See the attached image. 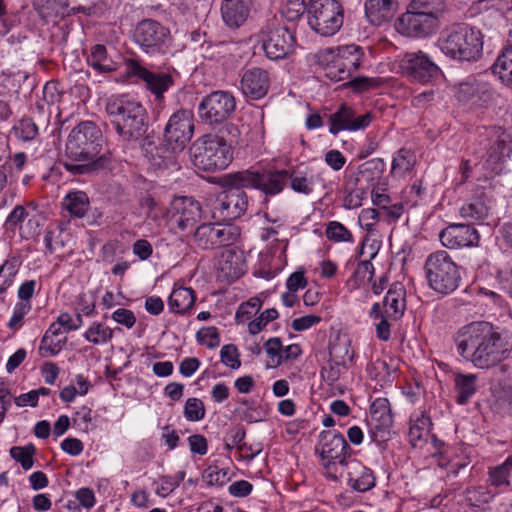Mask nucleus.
<instances>
[{
    "mask_svg": "<svg viewBox=\"0 0 512 512\" xmlns=\"http://www.w3.org/2000/svg\"><path fill=\"white\" fill-rule=\"evenodd\" d=\"M219 149H215L212 145H205L202 148H197L199 152L193 154V164L203 171H215L221 168L224 161V138L218 137L217 141Z\"/></svg>",
    "mask_w": 512,
    "mask_h": 512,
    "instance_id": "26",
    "label": "nucleus"
},
{
    "mask_svg": "<svg viewBox=\"0 0 512 512\" xmlns=\"http://www.w3.org/2000/svg\"><path fill=\"white\" fill-rule=\"evenodd\" d=\"M398 10L397 0H366L365 14L373 25L390 21Z\"/></svg>",
    "mask_w": 512,
    "mask_h": 512,
    "instance_id": "29",
    "label": "nucleus"
},
{
    "mask_svg": "<svg viewBox=\"0 0 512 512\" xmlns=\"http://www.w3.org/2000/svg\"><path fill=\"white\" fill-rule=\"evenodd\" d=\"M416 164V155L413 151L402 148L393 158L391 174L394 177H404L410 173Z\"/></svg>",
    "mask_w": 512,
    "mask_h": 512,
    "instance_id": "41",
    "label": "nucleus"
},
{
    "mask_svg": "<svg viewBox=\"0 0 512 512\" xmlns=\"http://www.w3.org/2000/svg\"><path fill=\"white\" fill-rule=\"evenodd\" d=\"M463 494L465 502L469 506L477 508L489 504L496 495L486 486L468 487L465 489Z\"/></svg>",
    "mask_w": 512,
    "mask_h": 512,
    "instance_id": "44",
    "label": "nucleus"
},
{
    "mask_svg": "<svg viewBox=\"0 0 512 512\" xmlns=\"http://www.w3.org/2000/svg\"><path fill=\"white\" fill-rule=\"evenodd\" d=\"M294 44L295 36L285 26L272 22L262 30V48L270 60L284 59L293 50Z\"/></svg>",
    "mask_w": 512,
    "mask_h": 512,
    "instance_id": "12",
    "label": "nucleus"
},
{
    "mask_svg": "<svg viewBox=\"0 0 512 512\" xmlns=\"http://www.w3.org/2000/svg\"><path fill=\"white\" fill-rule=\"evenodd\" d=\"M247 271L244 252L235 246L226 244V282H234Z\"/></svg>",
    "mask_w": 512,
    "mask_h": 512,
    "instance_id": "31",
    "label": "nucleus"
},
{
    "mask_svg": "<svg viewBox=\"0 0 512 512\" xmlns=\"http://www.w3.org/2000/svg\"><path fill=\"white\" fill-rule=\"evenodd\" d=\"M373 119L374 115L371 112L357 115L352 107L342 104L328 117L329 132L336 136L341 131L363 130L371 124Z\"/></svg>",
    "mask_w": 512,
    "mask_h": 512,
    "instance_id": "16",
    "label": "nucleus"
},
{
    "mask_svg": "<svg viewBox=\"0 0 512 512\" xmlns=\"http://www.w3.org/2000/svg\"><path fill=\"white\" fill-rule=\"evenodd\" d=\"M269 87L268 72L261 68L248 69L242 75L241 90L246 96L254 100L263 98L268 93Z\"/></svg>",
    "mask_w": 512,
    "mask_h": 512,
    "instance_id": "24",
    "label": "nucleus"
},
{
    "mask_svg": "<svg viewBox=\"0 0 512 512\" xmlns=\"http://www.w3.org/2000/svg\"><path fill=\"white\" fill-rule=\"evenodd\" d=\"M170 31L155 20L141 21L135 30V42L150 55L165 54L168 49Z\"/></svg>",
    "mask_w": 512,
    "mask_h": 512,
    "instance_id": "11",
    "label": "nucleus"
},
{
    "mask_svg": "<svg viewBox=\"0 0 512 512\" xmlns=\"http://www.w3.org/2000/svg\"><path fill=\"white\" fill-rule=\"evenodd\" d=\"M194 114L188 109L174 112L164 129L163 139L167 149L181 152L191 141L194 134Z\"/></svg>",
    "mask_w": 512,
    "mask_h": 512,
    "instance_id": "10",
    "label": "nucleus"
},
{
    "mask_svg": "<svg viewBox=\"0 0 512 512\" xmlns=\"http://www.w3.org/2000/svg\"><path fill=\"white\" fill-rule=\"evenodd\" d=\"M350 447L341 433L322 431L315 452L320 456L321 465L329 478L338 480V471L350 460L347 456Z\"/></svg>",
    "mask_w": 512,
    "mask_h": 512,
    "instance_id": "8",
    "label": "nucleus"
},
{
    "mask_svg": "<svg viewBox=\"0 0 512 512\" xmlns=\"http://www.w3.org/2000/svg\"><path fill=\"white\" fill-rule=\"evenodd\" d=\"M384 162L380 158H373L361 164L357 172L350 177V181L360 190L373 186L384 171Z\"/></svg>",
    "mask_w": 512,
    "mask_h": 512,
    "instance_id": "27",
    "label": "nucleus"
},
{
    "mask_svg": "<svg viewBox=\"0 0 512 512\" xmlns=\"http://www.w3.org/2000/svg\"><path fill=\"white\" fill-rule=\"evenodd\" d=\"M344 9L337 0H313L308 8V25L321 36H333L343 25Z\"/></svg>",
    "mask_w": 512,
    "mask_h": 512,
    "instance_id": "9",
    "label": "nucleus"
},
{
    "mask_svg": "<svg viewBox=\"0 0 512 512\" xmlns=\"http://www.w3.org/2000/svg\"><path fill=\"white\" fill-rule=\"evenodd\" d=\"M495 205L494 190L490 186L477 187L474 194L459 209L460 216L467 222H483Z\"/></svg>",
    "mask_w": 512,
    "mask_h": 512,
    "instance_id": "15",
    "label": "nucleus"
},
{
    "mask_svg": "<svg viewBox=\"0 0 512 512\" xmlns=\"http://www.w3.org/2000/svg\"><path fill=\"white\" fill-rule=\"evenodd\" d=\"M235 173L226 175V217L229 220H235L243 215L247 209V197L242 190L245 188L241 186L236 178Z\"/></svg>",
    "mask_w": 512,
    "mask_h": 512,
    "instance_id": "23",
    "label": "nucleus"
},
{
    "mask_svg": "<svg viewBox=\"0 0 512 512\" xmlns=\"http://www.w3.org/2000/svg\"><path fill=\"white\" fill-rule=\"evenodd\" d=\"M289 177L288 170L252 173L248 170L235 172L234 179L244 187L256 188L266 195H276L283 191Z\"/></svg>",
    "mask_w": 512,
    "mask_h": 512,
    "instance_id": "13",
    "label": "nucleus"
},
{
    "mask_svg": "<svg viewBox=\"0 0 512 512\" xmlns=\"http://www.w3.org/2000/svg\"><path fill=\"white\" fill-rule=\"evenodd\" d=\"M111 318L127 329H131L136 323L134 312L126 308H118L112 313Z\"/></svg>",
    "mask_w": 512,
    "mask_h": 512,
    "instance_id": "64",
    "label": "nucleus"
},
{
    "mask_svg": "<svg viewBox=\"0 0 512 512\" xmlns=\"http://www.w3.org/2000/svg\"><path fill=\"white\" fill-rule=\"evenodd\" d=\"M251 0H226V26L231 29L241 27L247 20Z\"/></svg>",
    "mask_w": 512,
    "mask_h": 512,
    "instance_id": "33",
    "label": "nucleus"
},
{
    "mask_svg": "<svg viewBox=\"0 0 512 512\" xmlns=\"http://www.w3.org/2000/svg\"><path fill=\"white\" fill-rule=\"evenodd\" d=\"M20 262L16 258L6 260L0 266V292L6 291L13 283L18 273Z\"/></svg>",
    "mask_w": 512,
    "mask_h": 512,
    "instance_id": "46",
    "label": "nucleus"
},
{
    "mask_svg": "<svg viewBox=\"0 0 512 512\" xmlns=\"http://www.w3.org/2000/svg\"><path fill=\"white\" fill-rule=\"evenodd\" d=\"M483 38L480 29L466 23H454L441 31L438 45L454 60L473 62L482 57Z\"/></svg>",
    "mask_w": 512,
    "mask_h": 512,
    "instance_id": "4",
    "label": "nucleus"
},
{
    "mask_svg": "<svg viewBox=\"0 0 512 512\" xmlns=\"http://www.w3.org/2000/svg\"><path fill=\"white\" fill-rule=\"evenodd\" d=\"M455 96L464 105L483 107L493 100L494 91L489 83L469 77L458 85Z\"/></svg>",
    "mask_w": 512,
    "mask_h": 512,
    "instance_id": "18",
    "label": "nucleus"
},
{
    "mask_svg": "<svg viewBox=\"0 0 512 512\" xmlns=\"http://www.w3.org/2000/svg\"><path fill=\"white\" fill-rule=\"evenodd\" d=\"M196 338L199 344L208 348H215L220 344V334L214 326L199 329Z\"/></svg>",
    "mask_w": 512,
    "mask_h": 512,
    "instance_id": "54",
    "label": "nucleus"
},
{
    "mask_svg": "<svg viewBox=\"0 0 512 512\" xmlns=\"http://www.w3.org/2000/svg\"><path fill=\"white\" fill-rule=\"evenodd\" d=\"M65 343L66 337L55 338L44 334L39 346V355L43 358L55 356L62 350Z\"/></svg>",
    "mask_w": 512,
    "mask_h": 512,
    "instance_id": "49",
    "label": "nucleus"
},
{
    "mask_svg": "<svg viewBox=\"0 0 512 512\" xmlns=\"http://www.w3.org/2000/svg\"><path fill=\"white\" fill-rule=\"evenodd\" d=\"M264 348L268 356L272 359L273 364L271 366H279L281 364V355L283 352V346L280 338L273 337L268 339L264 344Z\"/></svg>",
    "mask_w": 512,
    "mask_h": 512,
    "instance_id": "58",
    "label": "nucleus"
},
{
    "mask_svg": "<svg viewBox=\"0 0 512 512\" xmlns=\"http://www.w3.org/2000/svg\"><path fill=\"white\" fill-rule=\"evenodd\" d=\"M399 67L403 75L423 84L431 82L440 73V68L422 51L406 52Z\"/></svg>",
    "mask_w": 512,
    "mask_h": 512,
    "instance_id": "14",
    "label": "nucleus"
},
{
    "mask_svg": "<svg viewBox=\"0 0 512 512\" xmlns=\"http://www.w3.org/2000/svg\"><path fill=\"white\" fill-rule=\"evenodd\" d=\"M503 16L499 9L489 7L479 15V22L487 29L496 27L502 20Z\"/></svg>",
    "mask_w": 512,
    "mask_h": 512,
    "instance_id": "62",
    "label": "nucleus"
},
{
    "mask_svg": "<svg viewBox=\"0 0 512 512\" xmlns=\"http://www.w3.org/2000/svg\"><path fill=\"white\" fill-rule=\"evenodd\" d=\"M195 300L196 296L192 288L175 287L168 298V307L172 313L183 314L193 307Z\"/></svg>",
    "mask_w": 512,
    "mask_h": 512,
    "instance_id": "34",
    "label": "nucleus"
},
{
    "mask_svg": "<svg viewBox=\"0 0 512 512\" xmlns=\"http://www.w3.org/2000/svg\"><path fill=\"white\" fill-rule=\"evenodd\" d=\"M512 154V143L510 136L502 133L491 144L487 151L486 160L482 163V168L490 174H498L502 170V163L505 158Z\"/></svg>",
    "mask_w": 512,
    "mask_h": 512,
    "instance_id": "25",
    "label": "nucleus"
},
{
    "mask_svg": "<svg viewBox=\"0 0 512 512\" xmlns=\"http://www.w3.org/2000/svg\"><path fill=\"white\" fill-rule=\"evenodd\" d=\"M184 415L190 421L201 420L205 415L202 401L197 398H188L184 407Z\"/></svg>",
    "mask_w": 512,
    "mask_h": 512,
    "instance_id": "56",
    "label": "nucleus"
},
{
    "mask_svg": "<svg viewBox=\"0 0 512 512\" xmlns=\"http://www.w3.org/2000/svg\"><path fill=\"white\" fill-rule=\"evenodd\" d=\"M201 218L200 203L192 197H180L173 202L172 224L181 231L192 233Z\"/></svg>",
    "mask_w": 512,
    "mask_h": 512,
    "instance_id": "19",
    "label": "nucleus"
},
{
    "mask_svg": "<svg viewBox=\"0 0 512 512\" xmlns=\"http://www.w3.org/2000/svg\"><path fill=\"white\" fill-rule=\"evenodd\" d=\"M346 476L349 486L357 492H366L376 484L373 471L356 459H350L338 471V478Z\"/></svg>",
    "mask_w": 512,
    "mask_h": 512,
    "instance_id": "22",
    "label": "nucleus"
},
{
    "mask_svg": "<svg viewBox=\"0 0 512 512\" xmlns=\"http://www.w3.org/2000/svg\"><path fill=\"white\" fill-rule=\"evenodd\" d=\"M458 354L475 367L488 369L505 360L512 342L504 337L500 328L487 321L471 322L454 335Z\"/></svg>",
    "mask_w": 512,
    "mask_h": 512,
    "instance_id": "1",
    "label": "nucleus"
},
{
    "mask_svg": "<svg viewBox=\"0 0 512 512\" xmlns=\"http://www.w3.org/2000/svg\"><path fill=\"white\" fill-rule=\"evenodd\" d=\"M424 269L429 287L439 294L448 295L460 285V268L445 250L431 253Z\"/></svg>",
    "mask_w": 512,
    "mask_h": 512,
    "instance_id": "6",
    "label": "nucleus"
},
{
    "mask_svg": "<svg viewBox=\"0 0 512 512\" xmlns=\"http://www.w3.org/2000/svg\"><path fill=\"white\" fill-rule=\"evenodd\" d=\"M113 335V329L101 322L94 321L85 331L83 337L93 345H105L112 340Z\"/></svg>",
    "mask_w": 512,
    "mask_h": 512,
    "instance_id": "43",
    "label": "nucleus"
},
{
    "mask_svg": "<svg viewBox=\"0 0 512 512\" xmlns=\"http://www.w3.org/2000/svg\"><path fill=\"white\" fill-rule=\"evenodd\" d=\"M442 245L449 249L476 247L480 235L475 227L469 224H449L439 233Z\"/></svg>",
    "mask_w": 512,
    "mask_h": 512,
    "instance_id": "20",
    "label": "nucleus"
},
{
    "mask_svg": "<svg viewBox=\"0 0 512 512\" xmlns=\"http://www.w3.org/2000/svg\"><path fill=\"white\" fill-rule=\"evenodd\" d=\"M455 391L457 403L466 404L477 391V376L475 374H456Z\"/></svg>",
    "mask_w": 512,
    "mask_h": 512,
    "instance_id": "38",
    "label": "nucleus"
},
{
    "mask_svg": "<svg viewBox=\"0 0 512 512\" xmlns=\"http://www.w3.org/2000/svg\"><path fill=\"white\" fill-rule=\"evenodd\" d=\"M440 11L438 0H412L407 11L396 20L395 29L407 37L426 38L437 30Z\"/></svg>",
    "mask_w": 512,
    "mask_h": 512,
    "instance_id": "5",
    "label": "nucleus"
},
{
    "mask_svg": "<svg viewBox=\"0 0 512 512\" xmlns=\"http://www.w3.org/2000/svg\"><path fill=\"white\" fill-rule=\"evenodd\" d=\"M69 239V233L60 224H51L45 230L44 244L50 254L63 255Z\"/></svg>",
    "mask_w": 512,
    "mask_h": 512,
    "instance_id": "32",
    "label": "nucleus"
},
{
    "mask_svg": "<svg viewBox=\"0 0 512 512\" xmlns=\"http://www.w3.org/2000/svg\"><path fill=\"white\" fill-rule=\"evenodd\" d=\"M262 306V301L258 297H253L246 303H242L235 315L237 323H244L249 320L253 314L259 311Z\"/></svg>",
    "mask_w": 512,
    "mask_h": 512,
    "instance_id": "53",
    "label": "nucleus"
},
{
    "mask_svg": "<svg viewBox=\"0 0 512 512\" xmlns=\"http://www.w3.org/2000/svg\"><path fill=\"white\" fill-rule=\"evenodd\" d=\"M38 226L39 223L35 216L29 217V212L22 205H17L5 221L7 230L14 231L18 227L21 236L24 238L32 237Z\"/></svg>",
    "mask_w": 512,
    "mask_h": 512,
    "instance_id": "28",
    "label": "nucleus"
},
{
    "mask_svg": "<svg viewBox=\"0 0 512 512\" xmlns=\"http://www.w3.org/2000/svg\"><path fill=\"white\" fill-rule=\"evenodd\" d=\"M312 1L313 0H287L281 13L288 21H296L305 12L308 13V8Z\"/></svg>",
    "mask_w": 512,
    "mask_h": 512,
    "instance_id": "47",
    "label": "nucleus"
},
{
    "mask_svg": "<svg viewBox=\"0 0 512 512\" xmlns=\"http://www.w3.org/2000/svg\"><path fill=\"white\" fill-rule=\"evenodd\" d=\"M325 235L333 242H353L352 233L340 222L331 221L327 224Z\"/></svg>",
    "mask_w": 512,
    "mask_h": 512,
    "instance_id": "50",
    "label": "nucleus"
},
{
    "mask_svg": "<svg viewBox=\"0 0 512 512\" xmlns=\"http://www.w3.org/2000/svg\"><path fill=\"white\" fill-rule=\"evenodd\" d=\"M277 318L278 311L275 308L266 309L259 315L258 318L249 323V332L253 335L260 333L269 322Z\"/></svg>",
    "mask_w": 512,
    "mask_h": 512,
    "instance_id": "55",
    "label": "nucleus"
},
{
    "mask_svg": "<svg viewBox=\"0 0 512 512\" xmlns=\"http://www.w3.org/2000/svg\"><path fill=\"white\" fill-rule=\"evenodd\" d=\"M345 366L344 364H338L336 361L329 359L327 365L323 366L321 369V376L325 382L329 385H333L340 378L342 369Z\"/></svg>",
    "mask_w": 512,
    "mask_h": 512,
    "instance_id": "61",
    "label": "nucleus"
},
{
    "mask_svg": "<svg viewBox=\"0 0 512 512\" xmlns=\"http://www.w3.org/2000/svg\"><path fill=\"white\" fill-rule=\"evenodd\" d=\"M512 471V457H508L501 465H498L489 471L488 482L493 487L509 485V477Z\"/></svg>",
    "mask_w": 512,
    "mask_h": 512,
    "instance_id": "45",
    "label": "nucleus"
},
{
    "mask_svg": "<svg viewBox=\"0 0 512 512\" xmlns=\"http://www.w3.org/2000/svg\"><path fill=\"white\" fill-rule=\"evenodd\" d=\"M106 111L123 142L133 143L145 138L149 116L141 102L128 95H121L107 103Z\"/></svg>",
    "mask_w": 512,
    "mask_h": 512,
    "instance_id": "3",
    "label": "nucleus"
},
{
    "mask_svg": "<svg viewBox=\"0 0 512 512\" xmlns=\"http://www.w3.org/2000/svg\"><path fill=\"white\" fill-rule=\"evenodd\" d=\"M101 129L92 121H82L70 132L65 145L63 167L72 175L94 174L111 165Z\"/></svg>",
    "mask_w": 512,
    "mask_h": 512,
    "instance_id": "2",
    "label": "nucleus"
},
{
    "mask_svg": "<svg viewBox=\"0 0 512 512\" xmlns=\"http://www.w3.org/2000/svg\"><path fill=\"white\" fill-rule=\"evenodd\" d=\"M362 58L361 48L354 44L318 52V60L325 66L326 76L336 82L348 79L360 67Z\"/></svg>",
    "mask_w": 512,
    "mask_h": 512,
    "instance_id": "7",
    "label": "nucleus"
},
{
    "mask_svg": "<svg viewBox=\"0 0 512 512\" xmlns=\"http://www.w3.org/2000/svg\"><path fill=\"white\" fill-rule=\"evenodd\" d=\"M246 408L243 410L242 418L249 423L261 421L265 418L266 412L254 402L245 401Z\"/></svg>",
    "mask_w": 512,
    "mask_h": 512,
    "instance_id": "63",
    "label": "nucleus"
},
{
    "mask_svg": "<svg viewBox=\"0 0 512 512\" xmlns=\"http://www.w3.org/2000/svg\"><path fill=\"white\" fill-rule=\"evenodd\" d=\"M430 426V418L423 413L415 419H411L408 435L412 446L417 447L421 442L425 441L429 434Z\"/></svg>",
    "mask_w": 512,
    "mask_h": 512,
    "instance_id": "42",
    "label": "nucleus"
},
{
    "mask_svg": "<svg viewBox=\"0 0 512 512\" xmlns=\"http://www.w3.org/2000/svg\"><path fill=\"white\" fill-rule=\"evenodd\" d=\"M224 472L222 468L216 464L209 465L202 474L203 482L208 486L221 487L223 484Z\"/></svg>",
    "mask_w": 512,
    "mask_h": 512,
    "instance_id": "60",
    "label": "nucleus"
},
{
    "mask_svg": "<svg viewBox=\"0 0 512 512\" xmlns=\"http://www.w3.org/2000/svg\"><path fill=\"white\" fill-rule=\"evenodd\" d=\"M371 419L376 423V428L385 430L392 426L393 416L390 403L387 398H377L370 406Z\"/></svg>",
    "mask_w": 512,
    "mask_h": 512,
    "instance_id": "37",
    "label": "nucleus"
},
{
    "mask_svg": "<svg viewBox=\"0 0 512 512\" xmlns=\"http://www.w3.org/2000/svg\"><path fill=\"white\" fill-rule=\"evenodd\" d=\"M90 201L83 191H71L62 200L63 209L67 210L71 217L82 218L89 209Z\"/></svg>",
    "mask_w": 512,
    "mask_h": 512,
    "instance_id": "36",
    "label": "nucleus"
},
{
    "mask_svg": "<svg viewBox=\"0 0 512 512\" xmlns=\"http://www.w3.org/2000/svg\"><path fill=\"white\" fill-rule=\"evenodd\" d=\"M33 7L42 17L56 15L67 6L66 0H33Z\"/></svg>",
    "mask_w": 512,
    "mask_h": 512,
    "instance_id": "51",
    "label": "nucleus"
},
{
    "mask_svg": "<svg viewBox=\"0 0 512 512\" xmlns=\"http://www.w3.org/2000/svg\"><path fill=\"white\" fill-rule=\"evenodd\" d=\"M288 180L293 191L305 195H309L313 191V179L303 173L289 172Z\"/></svg>",
    "mask_w": 512,
    "mask_h": 512,
    "instance_id": "52",
    "label": "nucleus"
},
{
    "mask_svg": "<svg viewBox=\"0 0 512 512\" xmlns=\"http://www.w3.org/2000/svg\"><path fill=\"white\" fill-rule=\"evenodd\" d=\"M329 357L331 361L344 365L352 360L353 353L350 350V339L347 335L338 334L330 341Z\"/></svg>",
    "mask_w": 512,
    "mask_h": 512,
    "instance_id": "39",
    "label": "nucleus"
},
{
    "mask_svg": "<svg viewBox=\"0 0 512 512\" xmlns=\"http://www.w3.org/2000/svg\"><path fill=\"white\" fill-rule=\"evenodd\" d=\"M384 315L390 320H398L400 319L406 308V300H405V291L403 286L400 283L393 284L384 300Z\"/></svg>",
    "mask_w": 512,
    "mask_h": 512,
    "instance_id": "30",
    "label": "nucleus"
},
{
    "mask_svg": "<svg viewBox=\"0 0 512 512\" xmlns=\"http://www.w3.org/2000/svg\"><path fill=\"white\" fill-rule=\"evenodd\" d=\"M76 312L84 316H93L96 313L95 298L92 295L81 293L76 299Z\"/></svg>",
    "mask_w": 512,
    "mask_h": 512,
    "instance_id": "59",
    "label": "nucleus"
},
{
    "mask_svg": "<svg viewBox=\"0 0 512 512\" xmlns=\"http://www.w3.org/2000/svg\"><path fill=\"white\" fill-rule=\"evenodd\" d=\"M492 72L505 86L512 88V45L505 48L497 57Z\"/></svg>",
    "mask_w": 512,
    "mask_h": 512,
    "instance_id": "40",
    "label": "nucleus"
},
{
    "mask_svg": "<svg viewBox=\"0 0 512 512\" xmlns=\"http://www.w3.org/2000/svg\"><path fill=\"white\" fill-rule=\"evenodd\" d=\"M35 452L36 449L32 444H28L26 446H13L10 449V456L16 462L20 463L24 470H29L34 464L33 456Z\"/></svg>",
    "mask_w": 512,
    "mask_h": 512,
    "instance_id": "48",
    "label": "nucleus"
},
{
    "mask_svg": "<svg viewBox=\"0 0 512 512\" xmlns=\"http://www.w3.org/2000/svg\"><path fill=\"white\" fill-rule=\"evenodd\" d=\"M127 70L129 74L144 81L147 90L150 91L158 101H162L164 99V93L174 85V78L171 73L152 72L136 60L131 59L127 62Z\"/></svg>",
    "mask_w": 512,
    "mask_h": 512,
    "instance_id": "17",
    "label": "nucleus"
},
{
    "mask_svg": "<svg viewBox=\"0 0 512 512\" xmlns=\"http://www.w3.org/2000/svg\"><path fill=\"white\" fill-rule=\"evenodd\" d=\"M198 115L211 130L222 132L224 129V91H213L205 96L198 106Z\"/></svg>",
    "mask_w": 512,
    "mask_h": 512,
    "instance_id": "21",
    "label": "nucleus"
},
{
    "mask_svg": "<svg viewBox=\"0 0 512 512\" xmlns=\"http://www.w3.org/2000/svg\"><path fill=\"white\" fill-rule=\"evenodd\" d=\"M31 308L30 302L16 303L13 314L8 322V327L12 330L19 329L23 324L24 317L30 312Z\"/></svg>",
    "mask_w": 512,
    "mask_h": 512,
    "instance_id": "57",
    "label": "nucleus"
},
{
    "mask_svg": "<svg viewBox=\"0 0 512 512\" xmlns=\"http://www.w3.org/2000/svg\"><path fill=\"white\" fill-rule=\"evenodd\" d=\"M87 63L100 74L111 73L117 69L116 63L108 56L106 47L101 44L91 47Z\"/></svg>",
    "mask_w": 512,
    "mask_h": 512,
    "instance_id": "35",
    "label": "nucleus"
}]
</instances>
